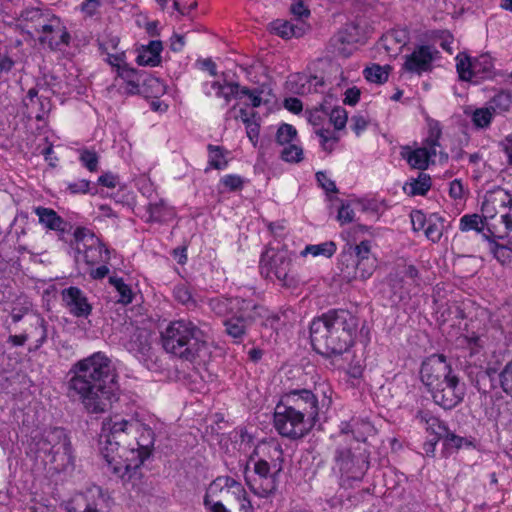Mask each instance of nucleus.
I'll return each instance as SVG.
<instances>
[{"label": "nucleus", "instance_id": "1", "mask_svg": "<svg viewBox=\"0 0 512 512\" xmlns=\"http://www.w3.org/2000/svg\"><path fill=\"white\" fill-rule=\"evenodd\" d=\"M153 430L132 416L112 414L102 421L98 451L108 470L124 482L141 479L154 447Z\"/></svg>", "mask_w": 512, "mask_h": 512}, {"label": "nucleus", "instance_id": "2", "mask_svg": "<svg viewBox=\"0 0 512 512\" xmlns=\"http://www.w3.org/2000/svg\"><path fill=\"white\" fill-rule=\"evenodd\" d=\"M74 374L70 389L76 392L89 413L104 412L118 399L119 386L110 373V360L103 352L78 361L72 367Z\"/></svg>", "mask_w": 512, "mask_h": 512}, {"label": "nucleus", "instance_id": "3", "mask_svg": "<svg viewBox=\"0 0 512 512\" xmlns=\"http://www.w3.org/2000/svg\"><path fill=\"white\" fill-rule=\"evenodd\" d=\"M359 320L344 309L330 310L314 318L310 324V341L320 355H342L355 344Z\"/></svg>", "mask_w": 512, "mask_h": 512}, {"label": "nucleus", "instance_id": "4", "mask_svg": "<svg viewBox=\"0 0 512 512\" xmlns=\"http://www.w3.org/2000/svg\"><path fill=\"white\" fill-rule=\"evenodd\" d=\"M419 376L435 404L442 408L450 410L463 401L465 384L460 381L445 355L432 354L426 357L421 363Z\"/></svg>", "mask_w": 512, "mask_h": 512}, {"label": "nucleus", "instance_id": "5", "mask_svg": "<svg viewBox=\"0 0 512 512\" xmlns=\"http://www.w3.org/2000/svg\"><path fill=\"white\" fill-rule=\"evenodd\" d=\"M482 215L466 214L459 220L462 232L475 230L498 239L512 240V195L505 190H497L486 195Z\"/></svg>", "mask_w": 512, "mask_h": 512}, {"label": "nucleus", "instance_id": "6", "mask_svg": "<svg viewBox=\"0 0 512 512\" xmlns=\"http://www.w3.org/2000/svg\"><path fill=\"white\" fill-rule=\"evenodd\" d=\"M161 342L167 353L195 364L204 363L211 353L206 334L187 319L171 321L161 332Z\"/></svg>", "mask_w": 512, "mask_h": 512}, {"label": "nucleus", "instance_id": "7", "mask_svg": "<svg viewBox=\"0 0 512 512\" xmlns=\"http://www.w3.org/2000/svg\"><path fill=\"white\" fill-rule=\"evenodd\" d=\"M247 77L253 86H243V97L248 99L247 104L253 108L265 106L272 107L277 103L273 86L261 64H253L247 70Z\"/></svg>", "mask_w": 512, "mask_h": 512}, {"label": "nucleus", "instance_id": "8", "mask_svg": "<svg viewBox=\"0 0 512 512\" xmlns=\"http://www.w3.org/2000/svg\"><path fill=\"white\" fill-rule=\"evenodd\" d=\"M273 425L279 435L290 440L305 437L314 427L301 413L290 410L280 402L274 410Z\"/></svg>", "mask_w": 512, "mask_h": 512}, {"label": "nucleus", "instance_id": "9", "mask_svg": "<svg viewBox=\"0 0 512 512\" xmlns=\"http://www.w3.org/2000/svg\"><path fill=\"white\" fill-rule=\"evenodd\" d=\"M73 236L76 250L82 254L83 260L88 266L109 262V249L88 228L77 227Z\"/></svg>", "mask_w": 512, "mask_h": 512}, {"label": "nucleus", "instance_id": "10", "mask_svg": "<svg viewBox=\"0 0 512 512\" xmlns=\"http://www.w3.org/2000/svg\"><path fill=\"white\" fill-rule=\"evenodd\" d=\"M292 253L286 248L268 246L260 257L259 270L267 279L275 277L285 282L292 266Z\"/></svg>", "mask_w": 512, "mask_h": 512}, {"label": "nucleus", "instance_id": "11", "mask_svg": "<svg viewBox=\"0 0 512 512\" xmlns=\"http://www.w3.org/2000/svg\"><path fill=\"white\" fill-rule=\"evenodd\" d=\"M280 403L294 412L301 413L306 421L312 425L319 420V400L317 395L309 389H293L284 393Z\"/></svg>", "mask_w": 512, "mask_h": 512}, {"label": "nucleus", "instance_id": "12", "mask_svg": "<svg viewBox=\"0 0 512 512\" xmlns=\"http://www.w3.org/2000/svg\"><path fill=\"white\" fill-rule=\"evenodd\" d=\"M456 69L461 80L478 82L490 78L493 74V59L489 54L470 57L459 53L456 58Z\"/></svg>", "mask_w": 512, "mask_h": 512}, {"label": "nucleus", "instance_id": "13", "mask_svg": "<svg viewBox=\"0 0 512 512\" xmlns=\"http://www.w3.org/2000/svg\"><path fill=\"white\" fill-rule=\"evenodd\" d=\"M248 464L281 473L284 466L282 446L276 440L258 443L249 456Z\"/></svg>", "mask_w": 512, "mask_h": 512}, {"label": "nucleus", "instance_id": "14", "mask_svg": "<svg viewBox=\"0 0 512 512\" xmlns=\"http://www.w3.org/2000/svg\"><path fill=\"white\" fill-rule=\"evenodd\" d=\"M257 305L253 300H242V306L224 321L226 333L240 342L257 313Z\"/></svg>", "mask_w": 512, "mask_h": 512}, {"label": "nucleus", "instance_id": "15", "mask_svg": "<svg viewBox=\"0 0 512 512\" xmlns=\"http://www.w3.org/2000/svg\"><path fill=\"white\" fill-rule=\"evenodd\" d=\"M252 467V474L245 478L248 488L259 498H270L277 490L280 472H273L257 466Z\"/></svg>", "mask_w": 512, "mask_h": 512}, {"label": "nucleus", "instance_id": "16", "mask_svg": "<svg viewBox=\"0 0 512 512\" xmlns=\"http://www.w3.org/2000/svg\"><path fill=\"white\" fill-rule=\"evenodd\" d=\"M438 54L439 52L434 46L418 45L405 56L402 70L417 75L429 72L432 70L433 62L438 58Z\"/></svg>", "mask_w": 512, "mask_h": 512}, {"label": "nucleus", "instance_id": "17", "mask_svg": "<svg viewBox=\"0 0 512 512\" xmlns=\"http://www.w3.org/2000/svg\"><path fill=\"white\" fill-rule=\"evenodd\" d=\"M462 344L468 350L467 363L476 368L490 370L489 353L485 348V340L483 334L470 331L466 328V332L462 335Z\"/></svg>", "mask_w": 512, "mask_h": 512}, {"label": "nucleus", "instance_id": "18", "mask_svg": "<svg viewBox=\"0 0 512 512\" xmlns=\"http://www.w3.org/2000/svg\"><path fill=\"white\" fill-rule=\"evenodd\" d=\"M417 418L424 425L426 440L423 443V450L426 456L434 457L436 446L448 431L446 424L431 412L420 411Z\"/></svg>", "mask_w": 512, "mask_h": 512}, {"label": "nucleus", "instance_id": "19", "mask_svg": "<svg viewBox=\"0 0 512 512\" xmlns=\"http://www.w3.org/2000/svg\"><path fill=\"white\" fill-rule=\"evenodd\" d=\"M410 219L413 231H422L426 238L433 243L441 239L444 230V219L439 214H425L421 210H414L410 214Z\"/></svg>", "mask_w": 512, "mask_h": 512}, {"label": "nucleus", "instance_id": "20", "mask_svg": "<svg viewBox=\"0 0 512 512\" xmlns=\"http://www.w3.org/2000/svg\"><path fill=\"white\" fill-rule=\"evenodd\" d=\"M437 151L422 143L421 146L404 145L400 148V156L412 169L426 170L434 162Z\"/></svg>", "mask_w": 512, "mask_h": 512}, {"label": "nucleus", "instance_id": "21", "mask_svg": "<svg viewBox=\"0 0 512 512\" xmlns=\"http://www.w3.org/2000/svg\"><path fill=\"white\" fill-rule=\"evenodd\" d=\"M203 89L206 95L221 98L226 104L230 103L233 99L243 98V86L232 80L219 79L206 82Z\"/></svg>", "mask_w": 512, "mask_h": 512}, {"label": "nucleus", "instance_id": "22", "mask_svg": "<svg viewBox=\"0 0 512 512\" xmlns=\"http://www.w3.org/2000/svg\"><path fill=\"white\" fill-rule=\"evenodd\" d=\"M62 300L69 312L76 317H88L92 311V306L87 297L77 287L64 289Z\"/></svg>", "mask_w": 512, "mask_h": 512}, {"label": "nucleus", "instance_id": "23", "mask_svg": "<svg viewBox=\"0 0 512 512\" xmlns=\"http://www.w3.org/2000/svg\"><path fill=\"white\" fill-rule=\"evenodd\" d=\"M86 502L83 512H109L111 508V497L107 491L100 486L92 485L82 494Z\"/></svg>", "mask_w": 512, "mask_h": 512}, {"label": "nucleus", "instance_id": "24", "mask_svg": "<svg viewBox=\"0 0 512 512\" xmlns=\"http://www.w3.org/2000/svg\"><path fill=\"white\" fill-rule=\"evenodd\" d=\"M253 294L254 292L251 289H247L243 293L247 298L238 295L230 298L216 297L210 300L209 306L217 315L228 317L241 308L242 300H251L249 296Z\"/></svg>", "mask_w": 512, "mask_h": 512}, {"label": "nucleus", "instance_id": "25", "mask_svg": "<svg viewBox=\"0 0 512 512\" xmlns=\"http://www.w3.org/2000/svg\"><path fill=\"white\" fill-rule=\"evenodd\" d=\"M162 51L163 45L159 40H152L147 45H141L136 49V63L139 66L156 67L161 63Z\"/></svg>", "mask_w": 512, "mask_h": 512}, {"label": "nucleus", "instance_id": "26", "mask_svg": "<svg viewBox=\"0 0 512 512\" xmlns=\"http://www.w3.org/2000/svg\"><path fill=\"white\" fill-rule=\"evenodd\" d=\"M42 32L44 34L42 40L48 42L50 46L67 44L70 38L66 27L58 17L49 19L48 23L43 25Z\"/></svg>", "mask_w": 512, "mask_h": 512}, {"label": "nucleus", "instance_id": "27", "mask_svg": "<svg viewBox=\"0 0 512 512\" xmlns=\"http://www.w3.org/2000/svg\"><path fill=\"white\" fill-rule=\"evenodd\" d=\"M370 28L359 22H350L339 32L338 37L342 43L363 44L367 40Z\"/></svg>", "mask_w": 512, "mask_h": 512}, {"label": "nucleus", "instance_id": "28", "mask_svg": "<svg viewBox=\"0 0 512 512\" xmlns=\"http://www.w3.org/2000/svg\"><path fill=\"white\" fill-rule=\"evenodd\" d=\"M307 25L303 21L296 23L277 19L270 24V31L283 39H291L293 37H301L305 34Z\"/></svg>", "mask_w": 512, "mask_h": 512}, {"label": "nucleus", "instance_id": "29", "mask_svg": "<svg viewBox=\"0 0 512 512\" xmlns=\"http://www.w3.org/2000/svg\"><path fill=\"white\" fill-rule=\"evenodd\" d=\"M34 213L37 215L39 223L47 230L63 233L66 229V222L56 211L46 207H36Z\"/></svg>", "mask_w": 512, "mask_h": 512}, {"label": "nucleus", "instance_id": "30", "mask_svg": "<svg viewBox=\"0 0 512 512\" xmlns=\"http://www.w3.org/2000/svg\"><path fill=\"white\" fill-rule=\"evenodd\" d=\"M240 484V482L230 476H219L209 484L204 499L213 500V497L218 496L223 491H227L232 495L236 490V486H240Z\"/></svg>", "mask_w": 512, "mask_h": 512}, {"label": "nucleus", "instance_id": "31", "mask_svg": "<svg viewBox=\"0 0 512 512\" xmlns=\"http://www.w3.org/2000/svg\"><path fill=\"white\" fill-rule=\"evenodd\" d=\"M430 175L419 173L416 178H410L403 186V191L408 196H425L431 189Z\"/></svg>", "mask_w": 512, "mask_h": 512}, {"label": "nucleus", "instance_id": "32", "mask_svg": "<svg viewBox=\"0 0 512 512\" xmlns=\"http://www.w3.org/2000/svg\"><path fill=\"white\" fill-rule=\"evenodd\" d=\"M464 113L467 117L470 118L473 126L476 129H487L495 117L493 111L488 107L487 104L479 108L469 107L465 109Z\"/></svg>", "mask_w": 512, "mask_h": 512}, {"label": "nucleus", "instance_id": "33", "mask_svg": "<svg viewBox=\"0 0 512 512\" xmlns=\"http://www.w3.org/2000/svg\"><path fill=\"white\" fill-rule=\"evenodd\" d=\"M208 167L216 170L226 169L229 163L230 152L222 146L209 144Z\"/></svg>", "mask_w": 512, "mask_h": 512}, {"label": "nucleus", "instance_id": "34", "mask_svg": "<svg viewBox=\"0 0 512 512\" xmlns=\"http://www.w3.org/2000/svg\"><path fill=\"white\" fill-rule=\"evenodd\" d=\"M388 50H401L409 41V32L405 28H396L388 31L383 37Z\"/></svg>", "mask_w": 512, "mask_h": 512}, {"label": "nucleus", "instance_id": "35", "mask_svg": "<svg viewBox=\"0 0 512 512\" xmlns=\"http://www.w3.org/2000/svg\"><path fill=\"white\" fill-rule=\"evenodd\" d=\"M337 251V246L333 241H326L319 244L307 245L301 252L302 257L311 255L312 257L323 256L326 258L332 257Z\"/></svg>", "mask_w": 512, "mask_h": 512}, {"label": "nucleus", "instance_id": "36", "mask_svg": "<svg viewBox=\"0 0 512 512\" xmlns=\"http://www.w3.org/2000/svg\"><path fill=\"white\" fill-rule=\"evenodd\" d=\"M118 78L123 82V89L129 94H136L139 91L140 74L131 67H126L117 74Z\"/></svg>", "mask_w": 512, "mask_h": 512}, {"label": "nucleus", "instance_id": "37", "mask_svg": "<svg viewBox=\"0 0 512 512\" xmlns=\"http://www.w3.org/2000/svg\"><path fill=\"white\" fill-rule=\"evenodd\" d=\"M390 71L389 65L372 64L364 69L363 75L368 82L381 85L387 82Z\"/></svg>", "mask_w": 512, "mask_h": 512}, {"label": "nucleus", "instance_id": "38", "mask_svg": "<svg viewBox=\"0 0 512 512\" xmlns=\"http://www.w3.org/2000/svg\"><path fill=\"white\" fill-rule=\"evenodd\" d=\"M426 125H427V134L425 138L423 139L422 143L435 149L440 147V139L442 136V126L439 121L427 118L426 119Z\"/></svg>", "mask_w": 512, "mask_h": 512}, {"label": "nucleus", "instance_id": "39", "mask_svg": "<svg viewBox=\"0 0 512 512\" xmlns=\"http://www.w3.org/2000/svg\"><path fill=\"white\" fill-rule=\"evenodd\" d=\"M363 209L364 204L359 200L343 203L338 210L337 220L341 225L351 223L356 216V211Z\"/></svg>", "mask_w": 512, "mask_h": 512}, {"label": "nucleus", "instance_id": "40", "mask_svg": "<svg viewBox=\"0 0 512 512\" xmlns=\"http://www.w3.org/2000/svg\"><path fill=\"white\" fill-rule=\"evenodd\" d=\"M488 107L493 111L494 115L502 114L509 111L512 104V97L507 92H499L487 103Z\"/></svg>", "mask_w": 512, "mask_h": 512}, {"label": "nucleus", "instance_id": "41", "mask_svg": "<svg viewBox=\"0 0 512 512\" xmlns=\"http://www.w3.org/2000/svg\"><path fill=\"white\" fill-rule=\"evenodd\" d=\"M377 267V259H371V260H357L356 267H355V273L352 277L348 276L343 272L344 277L348 279V281H351L355 278H360L362 280H366L372 276L375 269Z\"/></svg>", "mask_w": 512, "mask_h": 512}, {"label": "nucleus", "instance_id": "42", "mask_svg": "<svg viewBox=\"0 0 512 512\" xmlns=\"http://www.w3.org/2000/svg\"><path fill=\"white\" fill-rule=\"evenodd\" d=\"M61 451V463L58 465V468L66 469L67 467L72 466L74 461L71 445L66 440L57 446L56 451H52L54 462H57V457L60 455Z\"/></svg>", "mask_w": 512, "mask_h": 512}, {"label": "nucleus", "instance_id": "43", "mask_svg": "<svg viewBox=\"0 0 512 512\" xmlns=\"http://www.w3.org/2000/svg\"><path fill=\"white\" fill-rule=\"evenodd\" d=\"M315 133L319 137L320 144L325 151L331 152L335 149L339 140L335 131L319 128L315 130Z\"/></svg>", "mask_w": 512, "mask_h": 512}, {"label": "nucleus", "instance_id": "44", "mask_svg": "<svg viewBox=\"0 0 512 512\" xmlns=\"http://www.w3.org/2000/svg\"><path fill=\"white\" fill-rule=\"evenodd\" d=\"M109 281L119 293L118 302L125 305L130 304L133 300V293L129 285H127L122 278L118 277H111Z\"/></svg>", "mask_w": 512, "mask_h": 512}, {"label": "nucleus", "instance_id": "45", "mask_svg": "<svg viewBox=\"0 0 512 512\" xmlns=\"http://www.w3.org/2000/svg\"><path fill=\"white\" fill-rule=\"evenodd\" d=\"M232 495L238 505L236 512H254V507L242 484H240V486H236V490Z\"/></svg>", "mask_w": 512, "mask_h": 512}, {"label": "nucleus", "instance_id": "46", "mask_svg": "<svg viewBox=\"0 0 512 512\" xmlns=\"http://www.w3.org/2000/svg\"><path fill=\"white\" fill-rule=\"evenodd\" d=\"M364 235L372 236L373 235L372 227L359 224V225H355V226L349 228L348 230H346L345 232H343V238L347 242H356V241L360 240Z\"/></svg>", "mask_w": 512, "mask_h": 512}, {"label": "nucleus", "instance_id": "47", "mask_svg": "<svg viewBox=\"0 0 512 512\" xmlns=\"http://www.w3.org/2000/svg\"><path fill=\"white\" fill-rule=\"evenodd\" d=\"M448 194L455 202H463L467 198L468 188L464 185L462 180L454 179L449 183Z\"/></svg>", "mask_w": 512, "mask_h": 512}, {"label": "nucleus", "instance_id": "48", "mask_svg": "<svg viewBox=\"0 0 512 512\" xmlns=\"http://www.w3.org/2000/svg\"><path fill=\"white\" fill-rule=\"evenodd\" d=\"M297 137L296 129L290 124H282L276 134V140L281 145H287L293 143L294 139Z\"/></svg>", "mask_w": 512, "mask_h": 512}, {"label": "nucleus", "instance_id": "49", "mask_svg": "<svg viewBox=\"0 0 512 512\" xmlns=\"http://www.w3.org/2000/svg\"><path fill=\"white\" fill-rule=\"evenodd\" d=\"M499 381L503 391L512 397V360L500 372Z\"/></svg>", "mask_w": 512, "mask_h": 512}, {"label": "nucleus", "instance_id": "50", "mask_svg": "<svg viewBox=\"0 0 512 512\" xmlns=\"http://www.w3.org/2000/svg\"><path fill=\"white\" fill-rule=\"evenodd\" d=\"M80 161L90 172L97 171L99 157L95 151L89 149L82 150L80 152Z\"/></svg>", "mask_w": 512, "mask_h": 512}, {"label": "nucleus", "instance_id": "51", "mask_svg": "<svg viewBox=\"0 0 512 512\" xmlns=\"http://www.w3.org/2000/svg\"><path fill=\"white\" fill-rule=\"evenodd\" d=\"M302 157V148L294 143L287 144V146L282 150V159L286 162H299L302 160Z\"/></svg>", "mask_w": 512, "mask_h": 512}, {"label": "nucleus", "instance_id": "52", "mask_svg": "<svg viewBox=\"0 0 512 512\" xmlns=\"http://www.w3.org/2000/svg\"><path fill=\"white\" fill-rule=\"evenodd\" d=\"M220 183L229 191H238L243 188L244 179L236 174H227L220 179Z\"/></svg>", "mask_w": 512, "mask_h": 512}, {"label": "nucleus", "instance_id": "53", "mask_svg": "<svg viewBox=\"0 0 512 512\" xmlns=\"http://www.w3.org/2000/svg\"><path fill=\"white\" fill-rule=\"evenodd\" d=\"M348 115L344 108L336 107L330 113V122L336 130H341L347 123Z\"/></svg>", "mask_w": 512, "mask_h": 512}, {"label": "nucleus", "instance_id": "54", "mask_svg": "<svg viewBox=\"0 0 512 512\" xmlns=\"http://www.w3.org/2000/svg\"><path fill=\"white\" fill-rule=\"evenodd\" d=\"M494 257L503 265L512 263V249L504 246L495 244L492 248Z\"/></svg>", "mask_w": 512, "mask_h": 512}, {"label": "nucleus", "instance_id": "55", "mask_svg": "<svg viewBox=\"0 0 512 512\" xmlns=\"http://www.w3.org/2000/svg\"><path fill=\"white\" fill-rule=\"evenodd\" d=\"M354 252L357 260H371L377 259L374 256H371V242L369 240H360L358 244L354 247Z\"/></svg>", "mask_w": 512, "mask_h": 512}, {"label": "nucleus", "instance_id": "56", "mask_svg": "<svg viewBox=\"0 0 512 512\" xmlns=\"http://www.w3.org/2000/svg\"><path fill=\"white\" fill-rule=\"evenodd\" d=\"M173 294L177 301H179L180 303H182L186 306L194 304L192 294H191L189 288L184 284L177 285L173 290Z\"/></svg>", "mask_w": 512, "mask_h": 512}, {"label": "nucleus", "instance_id": "57", "mask_svg": "<svg viewBox=\"0 0 512 512\" xmlns=\"http://www.w3.org/2000/svg\"><path fill=\"white\" fill-rule=\"evenodd\" d=\"M374 427L368 421H360L355 423V439L357 441H365L366 437L374 433Z\"/></svg>", "mask_w": 512, "mask_h": 512}, {"label": "nucleus", "instance_id": "58", "mask_svg": "<svg viewBox=\"0 0 512 512\" xmlns=\"http://www.w3.org/2000/svg\"><path fill=\"white\" fill-rule=\"evenodd\" d=\"M315 390L322 395V406L330 407L332 404V388L327 382L315 384Z\"/></svg>", "mask_w": 512, "mask_h": 512}, {"label": "nucleus", "instance_id": "59", "mask_svg": "<svg viewBox=\"0 0 512 512\" xmlns=\"http://www.w3.org/2000/svg\"><path fill=\"white\" fill-rule=\"evenodd\" d=\"M316 179L321 186L323 190L326 191V193H336L337 188L335 182L325 173V172H318L316 174Z\"/></svg>", "mask_w": 512, "mask_h": 512}, {"label": "nucleus", "instance_id": "60", "mask_svg": "<svg viewBox=\"0 0 512 512\" xmlns=\"http://www.w3.org/2000/svg\"><path fill=\"white\" fill-rule=\"evenodd\" d=\"M107 62L115 68L116 73H120L122 69L128 67L126 64V57L124 52L109 54L107 57Z\"/></svg>", "mask_w": 512, "mask_h": 512}, {"label": "nucleus", "instance_id": "61", "mask_svg": "<svg viewBox=\"0 0 512 512\" xmlns=\"http://www.w3.org/2000/svg\"><path fill=\"white\" fill-rule=\"evenodd\" d=\"M197 6V0H174L175 9L182 15H189Z\"/></svg>", "mask_w": 512, "mask_h": 512}, {"label": "nucleus", "instance_id": "62", "mask_svg": "<svg viewBox=\"0 0 512 512\" xmlns=\"http://www.w3.org/2000/svg\"><path fill=\"white\" fill-rule=\"evenodd\" d=\"M90 188V181L81 179L73 183H69L67 189L71 194H86Z\"/></svg>", "mask_w": 512, "mask_h": 512}, {"label": "nucleus", "instance_id": "63", "mask_svg": "<svg viewBox=\"0 0 512 512\" xmlns=\"http://www.w3.org/2000/svg\"><path fill=\"white\" fill-rule=\"evenodd\" d=\"M98 183L104 187L113 189V188H116L117 185L119 184V176L116 174H113L111 172H106V173H103L98 178Z\"/></svg>", "mask_w": 512, "mask_h": 512}, {"label": "nucleus", "instance_id": "64", "mask_svg": "<svg viewBox=\"0 0 512 512\" xmlns=\"http://www.w3.org/2000/svg\"><path fill=\"white\" fill-rule=\"evenodd\" d=\"M361 96V91L357 87L348 88L344 93L343 103L346 105L354 106L358 103Z\"/></svg>", "mask_w": 512, "mask_h": 512}]
</instances>
